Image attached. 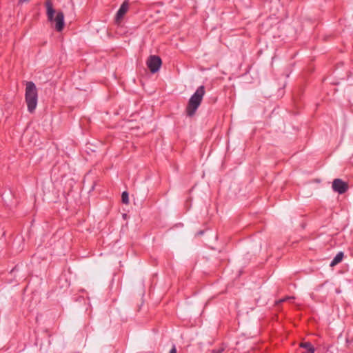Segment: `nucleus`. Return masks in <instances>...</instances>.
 Here are the masks:
<instances>
[{
    "instance_id": "f257e3e1",
    "label": "nucleus",
    "mask_w": 353,
    "mask_h": 353,
    "mask_svg": "<svg viewBox=\"0 0 353 353\" xmlns=\"http://www.w3.org/2000/svg\"><path fill=\"white\" fill-rule=\"evenodd\" d=\"M205 93V86L200 85L195 92L190 97L186 107V114L188 117H192L194 115L202 102Z\"/></svg>"
},
{
    "instance_id": "f03ea898",
    "label": "nucleus",
    "mask_w": 353,
    "mask_h": 353,
    "mask_svg": "<svg viewBox=\"0 0 353 353\" xmlns=\"http://www.w3.org/2000/svg\"><path fill=\"white\" fill-rule=\"evenodd\" d=\"M45 6L46 8V14L48 17V20L50 22L55 21L56 26L55 28L57 31L61 32L63 30L64 28V14L62 12H58L55 17H54L55 14V10L53 8L52 3L50 0H47L45 3Z\"/></svg>"
},
{
    "instance_id": "7ed1b4c3",
    "label": "nucleus",
    "mask_w": 353,
    "mask_h": 353,
    "mask_svg": "<svg viewBox=\"0 0 353 353\" xmlns=\"http://www.w3.org/2000/svg\"><path fill=\"white\" fill-rule=\"evenodd\" d=\"M25 99L28 110L32 113L37 105L38 94L36 85L32 81L27 82L26 83Z\"/></svg>"
},
{
    "instance_id": "20e7f679",
    "label": "nucleus",
    "mask_w": 353,
    "mask_h": 353,
    "mask_svg": "<svg viewBox=\"0 0 353 353\" xmlns=\"http://www.w3.org/2000/svg\"><path fill=\"white\" fill-rule=\"evenodd\" d=\"M162 61L159 56L151 55L147 60V65L152 73L159 71Z\"/></svg>"
},
{
    "instance_id": "39448f33",
    "label": "nucleus",
    "mask_w": 353,
    "mask_h": 353,
    "mask_svg": "<svg viewBox=\"0 0 353 353\" xmlns=\"http://www.w3.org/2000/svg\"><path fill=\"white\" fill-rule=\"evenodd\" d=\"M332 187L334 192L340 194L345 193L348 189L347 183L340 179H334Z\"/></svg>"
},
{
    "instance_id": "423d86ee",
    "label": "nucleus",
    "mask_w": 353,
    "mask_h": 353,
    "mask_svg": "<svg viewBox=\"0 0 353 353\" xmlns=\"http://www.w3.org/2000/svg\"><path fill=\"white\" fill-rule=\"evenodd\" d=\"M128 8L129 4L128 1H125L121 5L119 9L118 10L116 14L115 19L117 22H119L123 17V16L128 10Z\"/></svg>"
},
{
    "instance_id": "0eeeda50",
    "label": "nucleus",
    "mask_w": 353,
    "mask_h": 353,
    "mask_svg": "<svg viewBox=\"0 0 353 353\" xmlns=\"http://www.w3.org/2000/svg\"><path fill=\"white\" fill-rule=\"evenodd\" d=\"M344 254L343 252H339L336 254V255L334 256V258L332 259V261L330 263V266L333 267L338 263H339L343 259Z\"/></svg>"
},
{
    "instance_id": "6e6552de",
    "label": "nucleus",
    "mask_w": 353,
    "mask_h": 353,
    "mask_svg": "<svg viewBox=\"0 0 353 353\" xmlns=\"http://www.w3.org/2000/svg\"><path fill=\"white\" fill-rule=\"evenodd\" d=\"M121 200L125 204H128L129 203L128 193L126 191L123 192L121 194Z\"/></svg>"
},
{
    "instance_id": "1a4fd4ad",
    "label": "nucleus",
    "mask_w": 353,
    "mask_h": 353,
    "mask_svg": "<svg viewBox=\"0 0 353 353\" xmlns=\"http://www.w3.org/2000/svg\"><path fill=\"white\" fill-rule=\"evenodd\" d=\"M300 347L304 348L305 350H309L310 348H314V346L310 342H304L300 344Z\"/></svg>"
},
{
    "instance_id": "9d476101",
    "label": "nucleus",
    "mask_w": 353,
    "mask_h": 353,
    "mask_svg": "<svg viewBox=\"0 0 353 353\" xmlns=\"http://www.w3.org/2000/svg\"><path fill=\"white\" fill-rule=\"evenodd\" d=\"M223 351V348H219L216 350H213L211 353H222Z\"/></svg>"
},
{
    "instance_id": "9b49d317",
    "label": "nucleus",
    "mask_w": 353,
    "mask_h": 353,
    "mask_svg": "<svg viewBox=\"0 0 353 353\" xmlns=\"http://www.w3.org/2000/svg\"><path fill=\"white\" fill-rule=\"evenodd\" d=\"M314 348H310L309 350H305V351L303 352L302 353H314Z\"/></svg>"
},
{
    "instance_id": "f8f14e48",
    "label": "nucleus",
    "mask_w": 353,
    "mask_h": 353,
    "mask_svg": "<svg viewBox=\"0 0 353 353\" xmlns=\"http://www.w3.org/2000/svg\"><path fill=\"white\" fill-rule=\"evenodd\" d=\"M169 353H176V348L175 345H172V349L170 350V352H169Z\"/></svg>"
},
{
    "instance_id": "ddd939ff",
    "label": "nucleus",
    "mask_w": 353,
    "mask_h": 353,
    "mask_svg": "<svg viewBox=\"0 0 353 353\" xmlns=\"http://www.w3.org/2000/svg\"><path fill=\"white\" fill-rule=\"evenodd\" d=\"M292 299H294V298H293V297H290V296H287V297H285V299H280V300L279 301V303H282V302H283V301H286V300Z\"/></svg>"
},
{
    "instance_id": "4468645a",
    "label": "nucleus",
    "mask_w": 353,
    "mask_h": 353,
    "mask_svg": "<svg viewBox=\"0 0 353 353\" xmlns=\"http://www.w3.org/2000/svg\"><path fill=\"white\" fill-rule=\"evenodd\" d=\"M203 234V231H199L197 232V235H202Z\"/></svg>"
},
{
    "instance_id": "2eb2a0df",
    "label": "nucleus",
    "mask_w": 353,
    "mask_h": 353,
    "mask_svg": "<svg viewBox=\"0 0 353 353\" xmlns=\"http://www.w3.org/2000/svg\"><path fill=\"white\" fill-rule=\"evenodd\" d=\"M30 0H19V2L20 3H23V2H27V1H29Z\"/></svg>"
}]
</instances>
